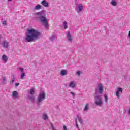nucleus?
I'll use <instances>...</instances> for the list:
<instances>
[{
    "label": "nucleus",
    "mask_w": 130,
    "mask_h": 130,
    "mask_svg": "<svg viewBox=\"0 0 130 130\" xmlns=\"http://www.w3.org/2000/svg\"><path fill=\"white\" fill-rule=\"evenodd\" d=\"M41 35V32H39V31L31 28L28 30L24 39L26 42H33L40 39Z\"/></svg>",
    "instance_id": "obj_1"
},
{
    "label": "nucleus",
    "mask_w": 130,
    "mask_h": 130,
    "mask_svg": "<svg viewBox=\"0 0 130 130\" xmlns=\"http://www.w3.org/2000/svg\"><path fill=\"white\" fill-rule=\"evenodd\" d=\"M35 16L36 19L39 20L46 29L48 28V27H49V26H48V19L46 18L45 10H43L40 12L35 13Z\"/></svg>",
    "instance_id": "obj_2"
},
{
    "label": "nucleus",
    "mask_w": 130,
    "mask_h": 130,
    "mask_svg": "<svg viewBox=\"0 0 130 130\" xmlns=\"http://www.w3.org/2000/svg\"><path fill=\"white\" fill-rule=\"evenodd\" d=\"M94 103L98 106H102L103 101H102V94H95Z\"/></svg>",
    "instance_id": "obj_3"
},
{
    "label": "nucleus",
    "mask_w": 130,
    "mask_h": 130,
    "mask_svg": "<svg viewBox=\"0 0 130 130\" xmlns=\"http://www.w3.org/2000/svg\"><path fill=\"white\" fill-rule=\"evenodd\" d=\"M45 99V93L44 91L43 92H40L39 96L37 98L38 101L37 102V104L38 106L40 105V103H41L42 101H43Z\"/></svg>",
    "instance_id": "obj_4"
},
{
    "label": "nucleus",
    "mask_w": 130,
    "mask_h": 130,
    "mask_svg": "<svg viewBox=\"0 0 130 130\" xmlns=\"http://www.w3.org/2000/svg\"><path fill=\"white\" fill-rule=\"evenodd\" d=\"M103 85L101 83H99L97 88L95 89V95H102L103 94Z\"/></svg>",
    "instance_id": "obj_5"
},
{
    "label": "nucleus",
    "mask_w": 130,
    "mask_h": 130,
    "mask_svg": "<svg viewBox=\"0 0 130 130\" xmlns=\"http://www.w3.org/2000/svg\"><path fill=\"white\" fill-rule=\"evenodd\" d=\"M1 45L4 47V48H8L9 47V42L7 41H3L2 43H0Z\"/></svg>",
    "instance_id": "obj_6"
},
{
    "label": "nucleus",
    "mask_w": 130,
    "mask_h": 130,
    "mask_svg": "<svg viewBox=\"0 0 130 130\" xmlns=\"http://www.w3.org/2000/svg\"><path fill=\"white\" fill-rule=\"evenodd\" d=\"M122 91H123V89H122V88L120 87L117 88V90L116 93V95L117 98H119V93H122Z\"/></svg>",
    "instance_id": "obj_7"
},
{
    "label": "nucleus",
    "mask_w": 130,
    "mask_h": 130,
    "mask_svg": "<svg viewBox=\"0 0 130 130\" xmlns=\"http://www.w3.org/2000/svg\"><path fill=\"white\" fill-rule=\"evenodd\" d=\"M78 8H77V13H81L83 11V5L80 4L77 5Z\"/></svg>",
    "instance_id": "obj_8"
},
{
    "label": "nucleus",
    "mask_w": 130,
    "mask_h": 130,
    "mask_svg": "<svg viewBox=\"0 0 130 130\" xmlns=\"http://www.w3.org/2000/svg\"><path fill=\"white\" fill-rule=\"evenodd\" d=\"M67 36L69 42H72V41H73V39L72 38V35H71V32L70 31H68Z\"/></svg>",
    "instance_id": "obj_9"
},
{
    "label": "nucleus",
    "mask_w": 130,
    "mask_h": 130,
    "mask_svg": "<svg viewBox=\"0 0 130 130\" xmlns=\"http://www.w3.org/2000/svg\"><path fill=\"white\" fill-rule=\"evenodd\" d=\"M15 80H16V76H15V74H12L11 75V80L10 81V84H14V82H15Z\"/></svg>",
    "instance_id": "obj_10"
},
{
    "label": "nucleus",
    "mask_w": 130,
    "mask_h": 130,
    "mask_svg": "<svg viewBox=\"0 0 130 130\" xmlns=\"http://www.w3.org/2000/svg\"><path fill=\"white\" fill-rule=\"evenodd\" d=\"M41 4L46 8H47V7H48V3H47V2H46V1L45 0H43L41 2Z\"/></svg>",
    "instance_id": "obj_11"
},
{
    "label": "nucleus",
    "mask_w": 130,
    "mask_h": 130,
    "mask_svg": "<svg viewBox=\"0 0 130 130\" xmlns=\"http://www.w3.org/2000/svg\"><path fill=\"white\" fill-rule=\"evenodd\" d=\"M55 38H56V35L53 34L51 36V37L49 38L50 41H54L55 40Z\"/></svg>",
    "instance_id": "obj_12"
},
{
    "label": "nucleus",
    "mask_w": 130,
    "mask_h": 130,
    "mask_svg": "<svg viewBox=\"0 0 130 130\" xmlns=\"http://www.w3.org/2000/svg\"><path fill=\"white\" fill-rule=\"evenodd\" d=\"M28 98L30 100V101H31V102L33 103L34 102V101H35V97L33 95H28Z\"/></svg>",
    "instance_id": "obj_13"
},
{
    "label": "nucleus",
    "mask_w": 130,
    "mask_h": 130,
    "mask_svg": "<svg viewBox=\"0 0 130 130\" xmlns=\"http://www.w3.org/2000/svg\"><path fill=\"white\" fill-rule=\"evenodd\" d=\"M7 84V80L6 77L3 76L2 77V85H6Z\"/></svg>",
    "instance_id": "obj_14"
},
{
    "label": "nucleus",
    "mask_w": 130,
    "mask_h": 130,
    "mask_svg": "<svg viewBox=\"0 0 130 130\" xmlns=\"http://www.w3.org/2000/svg\"><path fill=\"white\" fill-rule=\"evenodd\" d=\"M2 60L5 61V62H7L8 61V57L6 55H3L2 56Z\"/></svg>",
    "instance_id": "obj_15"
},
{
    "label": "nucleus",
    "mask_w": 130,
    "mask_h": 130,
    "mask_svg": "<svg viewBox=\"0 0 130 130\" xmlns=\"http://www.w3.org/2000/svg\"><path fill=\"white\" fill-rule=\"evenodd\" d=\"M69 86L71 88H75V87H76V85L75 84V83L74 82V81H71L69 84Z\"/></svg>",
    "instance_id": "obj_16"
},
{
    "label": "nucleus",
    "mask_w": 130,
    "mask_h": 130,
    "mask_svg": "<svg viewBox=\"0 0 130 130\" xmlns=\"http://www.w3.org/2000/svg\"><path fill=\"white\" fill-rule=\"evenodd\" d=\"M77 116L79 122H80L81 124H83V119H82V118L79 116V115H77Z\"/></svg>",
    "instance_id": "obj_17"
},
{
    "label": "nucleus",
    "mask_w": 130,
    "mask_h": 130,
    "mask_svg": "<svg viewBox=\"0 0 130 130\" xmlns=\"http://www.w3.org/2000/svg\"><path fill=\"white\" fill-rule=\"evenodd\" d=\"M41 9V5H37L34 7V10H40Z\"/></svg>",
    "instance_id": "obj_18"
},
{
    "label": "nucleus",
    "mask_w": 130,
    "mask_h": 130,
    "mask_svg": "<svg viewBox=\"0 0 130 130\" xmlns=\"http://www.w3.org/2000/svg\"><path fill=\"white\" fill-rule=\"evenodd\" d=\"M67 74V70H62L61 71V76H66Z\"/></svg>",
    "instance_id": "obj_19"
},
{
    "label": "nucleus",
    "mask_w": 130,
    "mask_h": 130,
    "mask_svg": "<svg viewBox=\"0 0 130 130\" xmlns=\"http://www.w3.org/2000/svg\"><path fill=\"white\" fill-rule=\"evenodd\" d=\"M12 95L14 97H18V92H17V91H14L12 93Z\"/></svg>",
    "instance_id": "obj_20"
},
{
    "label": "nucleus",
    "mask_w": 130,
    "mask_h": 130,
    "mask_svg": "<svg viewBox=\"0 0 130 130\" xmlns=\"http://www.w3.org/2000/svg\"><path fill=\"white\" fill-rule=\"evenodd\" d=\"M111 5H112V6H116V5H117V3L116 2V1H115V0H112L111 2Z\"/></svg>",
    "instance_id": "obj_21"
},
{
    "label": "nucleus",
    "mask_w": 130,
    "mask_h": 130,
    "mask_svg": "<svg viewBox=\"0 0 130 130\" xmlns=\"http://www.w3.org/2000/svg\"><path fill=\"white\" fill-rule=\"evenodd\" d=\"M68 22L67 21H64L63 23V25L64 26V29H68Z\"/></svg>",
    "instance_id": "obj_22"
},
{
    "label": "nucleus",
    "mask_w": 130,
    "mask_h": 130,
    "mask_svg": "<svg viewBox=\"0 0 130 130\" xmlns=\"http://www.w3.org/2000/svg\"><path fill=\"white\" fill-rule=\"evenodd\" d=\"M89 104H86L84 108V111H87V110H88V109H89Z\"/></svg>",
    "instance_id": "obj_23"
},
{
    "label": "nucleus",
    "mask_w": 130,
    "mask_h": 130,
    "mask_svg": "<svg viewBox=\"0 0 130 130\" xmlns=\"http://www.w3.org/2000/svg\"><path fill=\"white\" fill-rule=\"evenodd\" d=\"M34 94H35V91L34 90V89H30V95H34Z\"/></svg>",
    "instance_id": "obj_24"
},
{
    "label": "nucleus",
    "mask_w": 130,
    "mask_h": 130,
    "mask_svg": "<svg viewBox=\"0 0 130 130\" xmlns=\"http://www.w3.org/2000/svg\"><path fill=\"white\" fill-rule=\"evenodd\" d=\"M104 98H105V101L106 102V103H108V96H107V95H106V94H105L104 95Z\"/></svg>",
    "instance_id": "obj_25"
},
{
    "label": "nucleus",
    "mask_w": 130,
    "mask_h": 130,
    "mask_svg": "<svg viewBox=\"0 0 130 130\" xmlns=\"http://www.w3.org/2000/svg\"><path fill=\"white\" fill-rule=\"evenodd\" d=\"M26 76V74H25V72H22L21 74V79H24V77Z\"/></svg>",
    "instance_id": "obj_26"
},
{
    "label": "nucleus",
    "mask_w": 130,
    "mask_h": 130,
    "mask_svg": "<svg viewBox=\"0 0 130 130\" xmlns=\"http://www.w3.org/2000/svg\"><path fill=\"white\" fill-rule=\"evenodd\" d=\"M43 119H44V120H46L48 119V117L47 116V115L44 114L43 115Z\"/></svg>",
    "instance_id": "obj_27"
},
{
    "label": "nucleus",
    "mask_w": 130,
    "mask_h": 130,
    "mask_svg": "<svg viewBox=\"0 0 130 130\" xmlns=\"http://www.w3.org/2000/svg\"><path fill=\"white\" fill-rule=\"evenodd\" d=\"M2 24H3V26H7V21H6V20L3 21L2 22Z\"/></svg>",
    "instance_id": "obj_28"
},
{
    "label": "nucleus",
    "mask_w": 130,
    "mask_h": 130,
    "mask_svg": "<svg viewBox=\"0 0 130 130\" xmlns=\"http://www.w3.org/2000/svg\"><path fill=\"white\" fill-rule=\"evenodd\" d=\"M19 70L21 72V73H24V68H19Z\"/></svg>",
    "instance_id": "obj_29"
},
{
    "label": "nucleus",
    "mask_w": 130,
    "mask_h": 130,
    "mask_svg": "<svg viewBox=\"0 0 130 130\" xmlns=\"http://www.w3.org/2000/svg\"><path fill=\"white\" fill-rule=\"evenodd\" d=\"M77 75H78V76H80L81 75V71H77Z\"/></svg>",
    "instance_id": "obj_30"
},
{
    "label": "nucleus",
    "mask_w": 130,
    "mask_h": 130,
    "mask_svg": "<svg viewBox=\"0 0 130 130\" xmlns=\"http://www.w3.org/2000/svg\"><path fill=\"white\" fill-rule=\"evenodd\" d=\"M70 94H71V95H73V97H75V93H74V92H71Z\"/></svg>",
    "instance_id": "obj_31"
},
{
    "label": "nucleus",
    "mask_w": 130,
    "mask_h": 130,
    "mask_svg": "<svg viewBox=\"0 0 130 130\" xmlns=\"http://www.w3.org/2000/svg\"><path fill=\"white\" fill-rule=\"evenodd\" d=\"M63 130H68V128H67V126L63 125Z\"/></svg>",
    "instance_id": "obj_32"
},
{
    "label": "nucleus",
    "mask_w": 130,
    "mask_h": 130,
    "mask_svg": "<svg viewBox=\"0 0 130 130\" xmlns=\"http://www.w3.org/2000/svg\"><path fill=\"white\" fill-rule=\"evenodd\" d=\"M20 85V83H15V87H18V86H19Z\"/></svg>",
    "instance_id": "obj_33"
},
{
    "label": "nucleus",
    "mask_w": 130,
    "mask_h": 130,
    "mask_svg": "<svg viewBox=\"0 0 130 130\" xmlns=\"http://www.w3.org/2000/svg\"><path fill=\"white\" fill-rule=\"evenodd\" d=\"M123 112H124V113H125V114L126 113V112H127V110L124 109V111H123Z\"/></svg>",
    "instance_id": "obj_34"
},
{
    "label": "nucleus",
    "mask_w": 130,
    "mask_h": 130,
    "mask_svg": "<svg viewBox=\"0 0 130 130\" xmlns=\"http://www.w3.org/2000/svg\"><path fill=\"white\" fill-rule=\"evenodd\" d=\"M76 127H77L79 129V125H78V123L76 124Z\"/></svg>",
    "instance_id": "obj_35"
},
{
    "label": "nucleus",
    "mask_w": 130,
    "mask_h": 130,
    "mask_svg": "<svg viewBox=\"0 0 130 130\" xmlns=\"http://www.w3.org/2000/svg\"><path fill=\"white\" fill-rule=\"evenodd\" d=\"M128 113L129 115H130V109H129V110H128Z\"/></svg>",
    "instance_id": "obj_36"
},
{
    "label": "nucleus",
    "mask_w": 130,
    "mask_h": 130,
    "mask_svg": "<svg viewBox=\"0 0 130 130\" xmlns=\"http://www.w3.org/2000/svg\"><path fill=\"white\" fill-rule=\"evenodd\" d=\"M128 37H129V38H130V31H129V34L128 35Z\"/></svg>",
    "instance_id": "obj_37"
},
{
    "label": "nucleus",
    "mask_w": 130,
    "mask_h": 130,
    "mask_svg": "<svg viewBox=\"0 0 130 130\" xmlns=\"http://www.w3.org/2000/svg\"><path fill=\"white\" fill-rule=\"evenodd\" d=\"M75 123H76V124L78 123H77V119H75Z\"/></svg>",
    "instance_id": "obj_38"
},
{
    "label": "nucleus",
    "mask_w": 130,
    "mask_h": 130,
    "mask_svg": "<svg viewBox=\"0 0 130 130\" xmlns=\"http://www.w3.org/2000/svg\"><path fill=\"white\" fill-rule=\"evenodd\" d=\"M8 2H12V0H8Z\"/></svg>",
    "instance_id": "obj_39"
}]
</instances>
